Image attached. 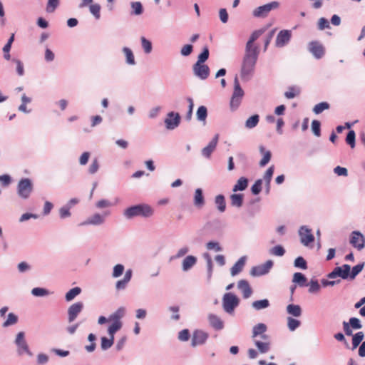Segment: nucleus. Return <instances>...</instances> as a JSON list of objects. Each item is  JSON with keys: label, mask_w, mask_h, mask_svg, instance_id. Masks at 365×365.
I'll return each mask as SVG.
<instances>
[{"label": "nucleus", "mask_w": 365, "mask_h": 365, "mask_svg": "<svg viewBox=\"0 0 365 365\" xmlns=\"http://www.w3.org/2000/svg\"><path fill=\"white\" fill-rule=\"evenodd\" d=\"M14 343L17 346V353L19 356L24 354H26L30 356L33 355L25 339V333L24 331H19L16 334Z\"/></svg>", "instance_id": "8"}, {"label": "nucleus", "mask_w": 365, "mask_h": 365, "mask_svg": "<svg viewBox=\"0 0 365 365\" xmlns=\"http://www.w3.org/2000/svg\"><path fill=\"white\" fill-rule=\"evenodd\" d=\"M287 312L293 317H299L302 315V308L298 304H290L287 307Z\"/></svg>", "instance_id": "30"}, {"label": "nucleus", "mask_w": 365, "mask_h": 365, "mask_svg": "<svg viewBox=\"0 0 365 365\" xmlns=\"http://www.w3.org/2000/svg\"><path fill=\"white\" fill-rule=\"evenodd\" d=\"M197 263V257L188 255L182 260V269L184 272L190 270Z\"/></svg>", "instance_id": "28"}, {"label": "nucleus", "mask_w": 365, "mask_h": 365, "mask_svg": "<svg viewBox=\"0 0 365 365\" xmlns=\"http://www.w3.org/2000/svg\"><path fill=\"white\" fill-rule=\"evenodd\" d=\"M89 11L96 19L98 20L101 18V6L98 4H90Z\"/></svg>", "instance_id": "47"}, {"label": "nucleus", "mask_w": 365, "mask_h": 365, "mask_svg": "<svg viewBox=\"0 0 365 365\" xmlns=\"http://www.w3.org/2000/svg\"><path fill=\"white\" fill-rule=\"evenodd\" d=\"M12 62L15 63L16 65V73L19 76H22L24 75V67L23 63L17 58H13Z\"/></svg>", "instance_id": "64"}, {"label": "nucleus", "mask_w": 365, "mask_h": 365, "mask_svg": "<svg viewBox=\"0 0 365 365\" xmlns=\"http://www.w3.org/2000/svg\"><path fill=\"white\" fill-rule=\"evenodd\" d=\"M350 243L359 250L364 247L365 239L359 231H353L351 235Z\"/></svg>", "instance_id": "19"}, {"label": "nucleus", "mask_w": 365, "mask_h": 365, "mask_svg": "<svg viewBox=\"0 0 365 365\" xmlns=\"http://www.w3.org/2000/svg\"><path fill=\"white\" fill-rule=\"evenodd\" d=\"M31 294L35 297H45L50 294V292L45 288L35 287L31 289Z\"/></svg>", "instance_id": "51"}, {"label": "nucleus", "mask_w": 365, "mask_h": 365, "mask_svg": "<svg viewBox=\"0 0 365 365\" xmlns=\"http://www.w3.org/2000/svg\"><path fill=\"white\" fill-rule=\"evenodd\" d=\"M207 319L210 326L216 331H220L224 329V322L222 319L215 314H209Z\"/></svg>", "instance_id": "21"}, {"label": "nucleus", "mask_w": 365, "mask_h": 365, "mask_svg": "<svg viewBox=\"0 0 365 365\" xmlns=\"http://www.w3.org/2000/svg\"><path fill=\"white\" fill-rule=\"evenodd\" d=\"M300 89L294 86L289 87V91L284 93V96L288 99L294 98L296 96L299 95Z\"/></svg>", "instance_id": "55"}, {"label": "nucleus", "mask_w": 365, "mask_h": 365, "mask_svg": "<svg viewBox=\"0 0 365 365\" xmlns=\"http://www.w3.org/2000/svg\"><path fill=\"white\" fill-rule=\"evenodd\" d=\"M141 46L145 53L148 54L152 51L153 46L150 41L148 40L145 37L142 36L140 38Z\"/></svg>", "instance_id": "46"}, {"label": "nucleus", "mask_w": 365, "mask_h": 365, "mask_svg": "<svg viewBox=\"0 0 365 365\" xmlns=\"http://www.w3.org/2000/svg\"><path fill=\"white\" fill-rule=\"evenodd\" d=\"M259 152L263 154V158L259 162V165L261 167H264L269 162L272 154L269 150H265V148L263 145L259 146Z\"/></svg>", "instance_id": "32"}, {"label": "nucleus", "mask_w": 365, "mask_h": 365, "mask_svg": "<svg viewBox=\"0 0 365 365\" xmlns=\"http://www.w3.org/2000/svg\"><path fill=\"white\" fill-rule=\"evenodd\" d=\"M308 285L309 286V292L310 293H316L320 289V285L317 279H312Z\"/></svg>", "instance_id": "60"}, {"label": "nucleus", "mask_w": 365, "mask_h": 365, "mask_svg": "<svg viewBox=\"0 0 365 365\" xmlns=\"http://www.w3.org/2000/svg\"><path fill=\"white\" fill-rule=\"evenodd\" d=\"M364 263H359L352 267L351 272H349V278L354 279L363 269Z\"/></svg>", "instance_id": "52"}, {"label": "nucleus", "mask_w": 365, "mask_h": 365, "mask_svg": "<svg viewBox=\"0 0 365 365\" xmlns=\"http://www.w3.org/2000/svg\"><path fill=\"white\" fill-rule=\"evenodd\" d=\"M125 267L121 264H118L113 267L112 277L118 278L121 276L124 272Z\"/></svg>", "instance_id": "56"}, {"label": "nucleus", "mask_w": 365, "mask_h": 365, "mask_svg": "<svg viewBox=\"0 0 365 365\" xmlns=\"http://www.w3.org/2000/svg\"><path fill=\"white\" fill-rule=\"evenodd\" d=\"M247 185L248 180L245 177H241L238 179L237 183L234 185L232 191H243L247 187Z\"/></svg>", "instance_id": "31"}, {"label": "nucleus", "mask_w": 365, "mask_h": 365, "mask_svg": "<svg viewBox=\"0 0 365 365\" xmlns=\"http://www.w3.org/2000/svg\"><path fill=\"white\" fill-rule=\"evenodd\" d=\"M364 338V334L363 331H358L354 335H352V348L354 350L357 348L363 342V339Z\"/></svg>", "instance_id": "37"}, {"label": "nucleus", "mask_w": 365, "mask_h": 365, "mask_svg": "<svg viewBox=\"0 0 365 365\" xmlns=\"http://www.w3.org/2000/svg\"><path fill=\"white\" fill-rule=\"evenodd\" d=\"M245 95L243 89L241 88L238 77L236 76L234 79V90L230 100V108L232 110L238 108L242 98Z\"/></svg>", "instance_id": "3"}, {"label": "nucleus", "mask_w": 365, "mask_h": 365, "mask_svg": "<svg viewBox=\"0 0 365 365\" xmlns=\"http://www.w3.org/2000/svg\"><path fill=\"white\" fill-rule=\"evenodd\" d=\"M194 205L198 208H201L205 205V198L202 193V190L201 188H197L195 191L194 199H193Z\"/></svg>", "instance_id": "27"}, {"label": "nucleus", "mask_w": 365, "mask_h": 365, "mask_svg": "<svg viewBox=\"0 0 365 365\" xmlns=\"http://www.w3.org/2000/svg\"><path fill=\"white\" fill-rule=\"evenodd\" d=\"M83 309V303L78 302L71 304L68 309V321L69 323L73 322L82 312Z\"/></svg>", "instance_id": "17"}, {"label": "nucleus", "mask_w": 365, "mask_h": 365, "mask_svg": "<svg viewBox=\"0 0 365 365\" xmlns=\"http://www.w3.org/2000/svg\"><path fill=\"white\" fill-rule=\"evenodd\" d=\"M164 122L168 130H174L180 123V115L178 113L169 112Z\"/></svg>", "instance_id": "12"}, {"label": "nucleus", "mask_w": 365, "mask_h": 365, "mask_svg": "<svg viewBox=\"0 0 365 365\" xmlns=\"http://www.w3.org/2000/svg\"><path fill=\"white\" fill-rule=\"evenodd\" d=\"M299 235L300 237V241L302 245L304 246L309 245L310 243L313 242L314 240V237L312 233V230L309 229L307 226L303 225L301 226L299 230Z\"/></svg>", "instance_id": "10"}, {"label": "nucleus", "mask_w": 365, "mask_h": 365, "mask_svg": "<svg viewBox=\"0 0 365 365\" xmlns=\"http://www.w3.org/2000/svg\"><path fill=\"white\" fill-rule=\"evenodd\" d=\"M312 130L313 133L317 136L321 135V123L317 120H313L312 122Z\"/></svg>", "instance_id": "59"}, {"label": "nucleus", "mask_w": 365, "mask_h": 365, "mask_svg": "<svg viewBox=\"0 0 365 365\" xmlns=\"http://www.w3.org/2000/svg\"><path fill=\"white\" fill-rule=\"evenodd\" d=\"M292 38V31L290 30L280 31L275 40V46L278 48H282L287 45Z\"/></svg>", "instance_id": "15"}, {"label": "nucleus", "mask_w": 365, "mask_h": 365, "mask_svg": "<svg viewBox=\"0 0 365 365\" xmlns=\"http://www.w3.org/2000/svg\"><path fill=\"white\" fill-rule=\"evenodd\" d=\"M154 213L153 209L148 204H138L130 206L123 211V216L127 220L135 217H150Z\"/></svg>", "instance_id": "2"}, {"label": "nucleus", "mask_w": 365, "mask_h": 365, "mask_svg": "<svg viewBox=\"0 0 365 365\" xmlns=\"http://www.w3.org/2000/svg\"><path fill=\"white\" fill-rule=\"evenodd\" d=\"M123 323L112 322L108 328V334L109 336L114 337L115 332L121 329Z\"/></svg>", "instance_id": "48"}, {"label": "nucleus", "mask_w": 365, "mask_h": 365, "mask_svg": "<svg viewBox=\"0 0 365 365\" xmlns=\"http://www.w3.org/2000/svg\"><path fill=\"white\" fill-rule=\"evenodd\" d=\"M197 119L200 122H205L207 116V109L205 106H200L196 113Z\"/></svg>", "instance_id": "42"}, {"label": "nucleus", "mask_w": 365, "mask_h": 365, "mask_svg": "<svg viewBox=\"0 0 365 365\" xmlns=\"http://www.w3.org/2000/svg\"><path fill=\"white\" fill-rule=\"evenodd\" d=\"M192 71L195 76L201 80H205L210 74V68L208 66L196 62L192 66Z\"/></svg>", "instance_id": "13"}, {"label": "nucleus", "mask_w": 365, "mask_h": 365, "mask_svg": "<svg viewBox=\"0 0 365 365\" xmlns=\"http://www.w3.org/2000/svg\"><path fill=\"white\" fill-rule=\"evenodd\" d=\"M110 212L109 211H106L103 214L100 213H94L93 215L89 216L86 218V220L81 222L79 226H87V225H93V226H99L105 223L106 217L110 215Z\"/></svg>", "instance_id": "6"}, {"label": "nucleus", "mask_w": 365, "mask_h": 365, "mask_svg": "<svg viewBox=\"0 0 365 365\" xmlns=\"http://www.w3.org/2000/svg\"><path fill=\"white\" fill-rule=\"evenodd\" d=\"M307 281L306 277L301 272H296L293 275L292 282L297 284L299 287L308 286Z\"/></svg>", "instance_id": "33"}, {"label": "nucleus", "mask_w": 365, "mask_h": 365, "mask_svg": "<svg viewBox=\"0 0 365 365\" xmlns=\"http://www.w3.org/2000/svg\"><path fill=\"white\" fill-rule=\"evenodd\" d=\"M231 205L240 208L243 205V195L242 194H232L230 195Z\"/></svg>", "instance_id": "35"}, {"label": "nucleus", "mask_w": 365, "mask_h": 365, "mask_svg": "<svg viewBox=\"0 0 365 365\" xmlns=\"http://www.w3.org/2000/svg\"><path fill=\"white\" fill-rule=\"evenodd\" d=\"M269 302L267 299L257 300L252 303V308L257 311L266 309L269 307Z\"/></svg>", "instance_id": "38"}, {"label": "nucleus", "mask_w": 365, "mask_h": 365, "mask_svg": "<svg viewBox=\"0 0 365 365\" xmlns=\"http://www.w3.org/2000/svg\"><path fill=\"white\" fill-rule=\"evenodd\" d=\"M240 300L235 294L231 292H227L224 294L222 298V307L227 313H232L235 307L238 306Z\"/></svg>", "instance_id": "7"}, {"label": "nucleus", "mask_w": 365, "mask_h": 365, "mask_svg": "<svg viewBox=\"0 0 365 365\" xmlns=\"http://www.w3.org/2000/svg\"><path fill=\"white\" fill-rule=\"evenodd\" d=\"M114 342V337L110 336L107 338L106 336H103L101 339V348L102 350L106 351L110 349Z\"/></svg>", "instance_id": "40"}, {"label": "nucleus", "mask_w": 365, "mask_h": 365, "mask_svg": "<svg viewBox=\"0 0 365 365\" xmlns=\"http://www.w3.org/2000/svg\"><path fill=\"white\" fill-rule=\"evenodd\" d=\"M59 0H48L46 10L48 13H53L59 6Z\"/></svg>", "instance_id": "53"}, {"label": "nucleus", "mask_w": 365, "mask_h": 365, "mask_svg": "<svg viewBox=\"0 0 365 365\" xmlns=\"http://www.w3.org/2000/svg\"><path fill=\"white\" fill-rule=\"evenodd\" d=\"M208 337L209 334L207 332L201 329L195 330L192 337V346L195 347L204 344L207 341Z\"/></svg>", "instance_id": "14"}, {"label": "nucleus", "mask_w": 365, "mask_h": 365, "mask_svg": "<svg viewBox=\"0 0 365 365\" xmlns=\"http://www.w3.org/2000/svg\"><path fill=\"white\" fill-rule=\"evenodd\" d=\"M209 49L207 46H205L202 48V51L197 56V63H204L209 58Z\"/></svg>", "instance_id": "54"}, {"label": "nucleus", "mask_w": 365, "mask_h": 365, "mask_svg": "<svg viewBox=\"0 0 365 365\" xmlns=\"http://www.w3.org/2000/svg\"><path fill=\"white\" fill-rule=\"evenodd\" d=\"M96 339V336L94 334L91 333L88 336V340L91 342L89 345L85 346V349L87 352L91 353L95 351L96 347V344L95 342Z\"/></svg>", "instance_id": "41"}, {"label": "nucleus", "mask_w": 365, "mask_h": 365, "mask_svg": "<svg viewBox=\"0 0 365 365\" xmlns=\"http://www.w3.org/2000/svg\"><path fill=\"white\" fill-rule=\"evenodd\" d=\"M125 309L120 307L108 317V319L112 322L122 323L120 319L125 316Z\"/></svg>", "instance_id": "26"}, {"label": "nucleus", "mask_w": 365, "mask_h": 365, "mask_svg": "<svg viewBox=\"0 0 365 365\" xmlns=\"http://www.w3.org/2000/svg\"><path fill=\"white\" fill-rule=\"evenodd\" d=\"M330 107L327 102H321L314 106L313 108V112L318 115L322 113L324 110L329 109Z\"/></svg>", "instance_id": "45"}, {"label": "nucleus", "mask_w": 365, "mask_h": 365, "mask_svg": "<svg viewBox=\"0 0 365 365\" xmlns=\"http://www.w3.org/2000/svg\"><path fill=\"white\" fill-rule=\"evenodd\" d=\"M285 249L282 245H276L269 250V254L274 256L282 257L285 254Z\"/></svg>", "instance_id": "49"}, {"label": "nucleus", "mask_w": 365, "mask_h": 365, "mask_svg": "<svg viewBox=\"0 0 365 365\" xmlns=\"http://www.w3.org/2000/svg\"><path fill=\"white\" fill-rule=\"evenodd\" d=\"M279 7V3L274 1L267 4L260 6L255 9L252 11V15L255 18H265L268 16L269 13Z\"/></svg>", "instance_id": "5"}, {"label": "nucleus", "mask_w": 365, "mask_h": 365, "mask_svg": "<svg viewBox=\"0 0 365 365\" xmlns=\"http://www.w3.org/2000/svg\"><path fill=\"white\" fill-rule=\"evenodd\" d=\"M259 121V116L257 114H255L252 116H250L246 121H245V127L247 129H252L255 128L258 123Z\"/></svg>", "instance_id": "39"}, {"label": "nucleus", "mask_w": 365, "mask_h": 365, "mask_svg": "<svg viewBox=\"0 0 365 365\" xmlns=\"http://www.w3.org/2000/svg\"><path fill=\"white\" fill-rule=\"evenodd\" d=\"M273 262L272 260H267L264 264L253 267L250 271V274L252 276H262L268 274L273 267Z\"/></svg>", "instance_id": "11"}, {"label": "nucleus", "mask_w": 365, "mask_h": 365, "mask_svg": "<svg viewBox=\"0 0 365 365\" xmlns=\"http://www.w3.org/2000/svg\"><path fill=\"white\" fill-rule=\"evenodd\" d=\"M267 330V327L264 323H259L253 327L252 331V339H255L257 336H260L262 340L269 339V336L265 333Z\"/></svg>", "instance_id": "18"}, {"label": "nucleus", "mask_w": 365, "mask_h": 365, "mask_svg": "<svg viewBox=\"0 0 365 365\" xmlns=\"http://www.w3.org/2000/svg\"><path fill=\"white\" fill-rule=\"evenodd\" d=\"M254 344L257 348L258 351L261 354L267 353L271 348V344L269 339L267 340L259 341L256 339H253Z\"/></svg>", "instance_id": "23"}, {"label": "nucleus", "mask_w": 365, "mask_h": 365, "mask_svg": "<svg viewBox=\"0 0 365 365\" xmlns=\"http://www.w3.org/2000/svg\"><path fill=\"white\" fill-rule=\"evenodd\" d=\"M246 259V256H242L235 262L230 269L232 276H235L242 272L245 265Z\"/></svg>", "instance_id": "25"}, {"label": "nucleus", "mask_w": 365, "mask_h": 365, "mask_svg": "<svg viewBox=\"0 0 365 365\" xmlns=\"http://www.w3.org/2000/svg\"><path fill=\"white\" fill-rule=\"evenodd\" d=\"M259 53V51L245 50L240 69V77L243 81H249L254 76Z\"/></svg>", "instance_id": "1"}, {"label": "nucleus", "mask_w": 365, "mask_h": 365, "mask_svg": "<svg viewBox=\"0 0 365 365\" xmlns=\"http://www.w3.org/2000/svg\"><path fill=\"white\" fill-rule=\"evenodd\" d=\"M81 292V289L78 287L71 289L65 295V299L67 302L73 300L76 296Z\"/></svg>", "instance_id": "43"}, {"label": "nucleus", "mask_w": 365, "mask_h": 365, "mask_svg": "<svg viewBox=\"0 0 365 365\" xmlns=\"http://www.w3.org/2000/svg\"><path fill=\"white\" fill-rule=\"evenodd\" d=\"M294 265L297 268H300L302 269H307V261L302 257H297L294 262Z\"/></svg>", "instance_id": "58"}, {"label": "nucleus", "mask_w": 365, "mask_h": 365, "mask_svg": "<svg viewBox=\"0 0 365 365\" xmlns=\"http://www.w3.org/2000/svg\"><path fill=\"white\" fill-rule=\"evenodd\" d=\"M262 184V179H258L255 181V182L252 185V186L251 187V191L253 195H257L261 192Z\"/></svg>", "instance_id": "61"}, {"label": "nucleus", "mask_w": 365, "mask_h": 365, "mask_svg": "<svg viewBox=\"0 0 365 365\" xmlns=\"http://www.w3.org/2000/svg\"><path fill=\"white\" fill-rule=\"evenodd\" d=\"M301 324L299 320L291 317H287V327L291 331L296 330Z\"/></svg>", "instance_id": "44"}, {"label": "nucleus", "mask_w": 365, "mask_h": 365, "mask_svg": "<svg viewBox=\"0 0 365 365\" xmlns=\"http://www.w3.org/2000/svg\"><path fill=\"white\" fill-rule=\"evenodd\" d=\"M215 205L220 212H224L226 210L225 198L223 195H218L215 198Z\"/></svg>", "instance_id": "34"}, {"label": "nucleus", "mask_w": 365, "mask_h": 365, "mask_svg": "<svg viewBox=\"0 0 365 365\" xmlns=\"http://www.w3.org/2000/svg\"><path fill=\"white\" fill-rule=\"evenodd\" d=\"M264 29H261L259 30H256L250 36L249 40L247 41L245 50L247 51H256L259 52V49L258 46L254 45V42L264 32Z\"/></svg>", "instance_id": "20"}, {"label": "nucleus", "mask_w": 365, "mask_h": 365, "mask_svg": "<svg viewBox=\"0 0 365 365\" xmlns=\"http://www.w3.org/2000/svg\"><path fill=\"white\" fill-rule=\"evenodd\" d=\"M350 271V265L345 264L341 267H336L332 272L328 274L327 277L329 279H334L339 277L343 279H346L349 277Z\"/></svg>", "instance_id": "9"}, {"label": "nucleus", "mask_w": 365, "mask_h": 365, "mask_svg": "<svg viewBox=\"0 0 365 365\" xmlns=\"http://www.w3.org/2000/svg\"><path fill=\"white\" fill-rule=\"evenodd\" d=\"M237 287L241 290L245 299L249 298L252 294V290L250 286L249 282L245 279H241L238 282Z\"/></svg>", "instance_id": "24"}, {"label": "nucleus", "mask_w": 365, "mask_h": 365, "mask_svg": "<svg viewBox=\"0 0 365 365\" xmlns=\"http://www.w3.org/2000/svg\"><path fill=\"white\" fill-rule=\"evenodd\" d=\"M131 11L130 15L139 16L143 12V7L140 1L130 2Z\"/></svg>", "instance_id": "36"}, {"label": "nucleus", "mask_w": 365, "mask_h": 365, "mask_svg": "<svg viewBox=\"0 0 365 365\" xmlns=\"http://www.w3.org/2000/svg\"><path fill=\"white\" fill-rule=\"evenodd\" d=\"M274 165L270 166L265 172L264 175V180L265 181V184H270L272 178L274 173Z\"/></svg>", "instance_id": "63"}, {"label": "nucleus", "mask_w": 365, "mask_h": 365, "mask_svg": "<svg viewBox=\"0 0 365 365\" xmlns=\"http://www.w3.org/2000/svg\"><path fill=\"white\" fill-rule=\"evenodd\" d=\"M355 138L356 134L353 130H349L346 137V143L352 148L355 147Z\"/></svg>", "instance_id": "57"}, {"label": "nucleus", "mask_w": 365, "mask_h": 365, "mask_svg": "<svg viewBox=\"0 0 365 365\" xmlns=\"http://www.w3.org/2000/svg\"><path fill=\"white\" fill-rule=\"evenodd\" d=\"M17 195L22 200H27L33 191V183L29 178L21 179L16 187Z\"/></svg>", "instance_id": "4"}, {"label": "nucleus", "mask_w": 365, "mask_h": 365, "mask_svg": "<svg viewBox=\"0 0 365 365\" xmlns=\"http://www.w3.org/2000/svg\"><path fill=\"white\" fill-rule=\"evenodd\" d=\"M219 135L216 134L208 145L202 150V155L206 158H210L212 152L215 150L217 145Z\"/></svg>", "instance_id": "22"}, {"label": "nucleus", "mask_w": 365, "mask_h": 365, "mask_svg": "<svg viewBox=\"0 0 365 365\" xmlns=\"http://www.w3.org/2000/svg\"><path fill=\"white\" fill-rule=\"evenodd\" d=\"M122 51L125 56V63L130 66H134L136 64L134 54L132 50L128 47H123Z\"/></svg>", "instance_id": "29"}, {"label": "nucleus", "mask_w": 365, "mask_h": 365, "mask_svg": "<svg viewBox=\"0 0 365 365\" xmlns=\"http://www.w3.org/2000/svg\"><path fill=\"white\" fill-rule=\"evenodd\" d=\"M71 208L65 205L59 209V216L61 219H66L71 217V213L70 212Z\"/></svg>", "instance_id": "62"}, {"label": "nucleus", "mask_w": 365, "mask_h": 365, "mask_svg": "<svg viewBox=\"0 0 365 365\" xmlns=\"http://www.w3.org/2000/svg\"><path fill=\"white\" fill-rule=\"evenodd\" d=\"M308 50L317 59L322 58L325 52L323 45L317 41H311L309 43Z\"/></svg>", "instance_id": "16"}, {"label": "nucleus", "mask_w": 365, "mask_h": 365, "mask_svg": "<svg viewBox=\"0 0 365 365\" xmlns=\"http://www.w3.org/2000/svg\"><path fill=\"white\" fill-rule=\"evenodd\" d=\"M18 322V317L14 313H9L7 316L6 320L3 323L4 327H7L16 324Z\"/></svg>", "instance_id": "50"}]
</instances>
